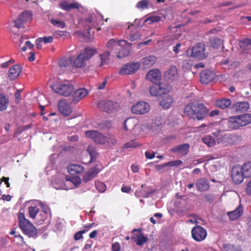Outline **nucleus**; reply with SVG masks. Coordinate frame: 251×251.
I'll return each mask as SVG.
<instances>
[{"label":"nucleus","instance_id":"obj_1","mask_svg":"<svg viewBox=\"0 0 251 251\" xmlns=\"http://www.w3.org/2000/svg\"><path fill=\"white\" fill-rule=\"evenodd\" d=\"M184 113L191 118L201 120L207 114L208 110L202 103H191L185 107Z\"/></svg>","mask_w":251,"mask_h":251},{"label":"nucleus","instance_id":"obj_2","mask_svg":"<svg viewBox=\"0 0 251 251\" xmlns=\"http://www.w3.org/2000/svg\"><path fill=\"white\" fill-rule=\"evenodd\" d=\"M96 50L94 49L86 48L84 50L79 53L76 57H70V62L75 68H84L87 66V61L96 53Z\"/></svg>","mask_w":251,"mask_h":251},{"label":"nucleus","instance_id":"obj_3","mask_svg":"<svg viewBox=\"0 0 251 251\" xmlns=\"http://www.w3.org/2000/svg\"><path fill=\"white\" fill-rule=\"evenodd\" d=\"M18 220L20 227L23 232L28 237H35L37 231L32 223L25 217L24 213L20 212L18 214Z\"/></svg>","mask_w":251,"mask_h":251},{"label":"nucleus","instance_id":"obj_4","mask_svg":"<svg viewBox=\"0 0 251 251\" xmlns=\"http://www.w3.org/2000/svg\"><path fill=\"white\" fill-rule=\"evenodd\" d=\"M52 90L60 95L68 97L74 91L73 84L68 80H57L51 85Z\"/></svg>","mask_w":251,"mask_h":251},{"label":"nucleus","instance_id":"obj_5","mask_svg":"<svg viewBox=\"0 0 251 251\" xmlns=\"http://www.w3.org/2000/svg\"><path fill=\"white\" fill-rule=\"evenodd\" d=\"M251 123V114H245L242 115L232 116L229 118L227 125L230 129H237Z\"/></svg>","mask_w":251,"mask_h":251},{"label":"nucleus","instance_id":"obj_6","mask_svg":"<svg viewBox=\"0 0 251 251\" xmlns=\"http://www.w3.org/2000/svg\"><path fill=\"white\" fill-rule=\"evenodd\" d=\"M205 46L202 43H199L192 48H189L186 51V54L197 59L202 60L206 58Z\"/></svg>","mask_w":251,"mask_h":251},{"label":"nucleus","instance_id":"obj_7","mask_svg":"<svg viewBox=\"0 0 251 251\" xmlns=\"http://www.w3.org/2000/svg\"><path fill=\"white\" fill-rule=\"evenodd\" d=\"M103 16L98 14L97 16L93 14L89 15L88 18L86 19V25L88 27V33H90V30L91 28H96L98 31L100 30V27H98V26L101 24V22L103 20Z\"/></svg>","mask_w":251,"mask_h":251},{"label":"nucleus","instance_id":"obj_8","mask_svg":"<svg viewBox=\"0 0 251 251\" xmlns=\"http://www.w3.org/2000/svg\"><path fill=\"white\" fill-rule=\"evenodd\" d=\"M98 108L101 111L110 113L118 110L119 104L118 102L109 100H102L97 104Z\"/></svg>","mask_w":251,"mask_h":251},{"label":"nucleus","instance_id":"obj_9","mask_svg":"<svg viewBox=\"0 0 251 251\" xmlns=\"http://www.w3.org/2000/svg\"><path fill=\"white\" fill-rule=\"evenodd\" d=\"M171 90V88L167 84H161L150 87V93L153 97H162L168 94Z\"/></svg>","mask_w":251,"mask_h":251},{"label":"nucleus","instance_id":"obj_10","mask_svg":"<svg viewBox=\"0 0 251 251\" xmlns=\"http://www.w3.org/2000/svg\"><path fill=\"white\" fill-rule=\"evenodd\" d=\"M85 135L93 141L99 144H105L107 142V137L97 130H87Z\"/></svg>","mask_w":251,"mask_h":251},{"label":"nucleus","instance_id":"obj_11","mask_svg":"<svg viewBox=\"0 0 251 251\" xmlns=\"http://www.w3.org/2000/svg\"><path fill=\"white\" fill-rule=\"evenodd\" d=\"M51 211L50 209L45 206H42L41 211L37 216L36 223L39 225L49 224L51 220Z\"/></svg>","mask_w":251,"mask_h":251},{"label":"nucleus","instance_id":"obj_12","mask_svg":"<svg viewBox=\"0 0 251 251\" xmlns=\"http://www.w3.org/2000/svg\"><path fill=\"white\" fill-rule=\"evenodd\" d=\"M191 234L193 238L197 242L204 240L207 236L206 230L201 226H197L192 228Z\"/></svg>","mask_w":251,"mask_h":251},{"label":"nucleus","instance_id":"obj_13","mask_svg":"<svg viewBox=\"0 0 251 251\" xmlns=\"http://www.w3.org/2000/svg\"><path fill=\"white\" fill-rule=\"evenodd\" d=\"M150 110L149 104L144 101H140L132 106L131 111L135 114H145Z\"/></svg>","mask_w":251,"mask_h":251},{"label":"nucleus","instance_id":"obj_14","mask_svg":"<svg viewBox=\"0 0 251 251\" xmlns=\"http://www.w3.org/2000/svg\"><path fill=\"white\" fill-rule=\"evenodd\" d=\"M131 233V239L138 246H142L148 241V237L143 234L140 229H133Z\"/></svg>","mask_w":251,"mask_h":251},{"label":"nucleus","instance_id":"obj_15","mask_svg":"<svg viewBox=\"0 0 251 251\" xmlns=\"http://www.w3.org/2000/svg\"><path fill=\"white\" fill-rule=\"evenodd\" d=\"M245 177L241 166L236 165L233 167L231 170V178L236 184H240L243 182Z\"/></svg>","mask_w":251,"mask_h":251},{"label":"nucleus","instance_id":"obj_16","mask_svg":"<svg viewBox=\"0 0 251 251\" xmlns=\"http://www.w3.org/2000/svg\"><path fill=\"white\" fill-rule=\"evenodd\" d=\"M140 67L138 63H132L124 65L120 70L119 73L121 75H130L137 71Z\"/></svg>","mask_w":251,"mask_h":251},{"label":"nucleus","instance_id":"obj_17","mask_svg":"<svg viewBox=\"0 0 251 251\" xmlns=\"http://www.w3.org/2000/svg\"><path fill=\"white\" fill-rule=\"evenodd\" d=\"M164 78L169 81H173L177 79L179 76L178 70L176 66L172 65L164 73Z\"/></svg>","mask_w":251,"mask_h":251},{"label":"nucleus","instance_id":"obj_18","mask_svg":"<svg viewBox=\"0 0 251 251\" xmlns=\"http://www.w3.org/2000/svg\"><path fill=\"white\" fill-rule=\"evenodd\" d=\"M59 112L65 116H68L72 112L73 109L70 103L66 100H60L58 104Z\"/></svg>","mask_w":251,"mask_h":251},{"label":"nucleus","instance_id":"obj_19","mask_svg":"<svg viewBox=\"0 0 251 251\" xmlns=\"http://www.w3.org/2000/svg\"><path fill=\"white\" fill-rule=\"evenodd\" d=\"M146 79L153 83L157 84L160 82L161 74L158 69L150 71L146 75Z\"/></svg>","mask_w":251,"mask_h":251},{"label":"nucleus","instance_id":"obj_20","mask_svg":"<svg viewBox=\"0 0 251 251\" xmlns=\"http://www.w3.org/2000/svg\"><path fill=\"white\" fill-rule=\"evenodd\" d=\"M42 204L38 205H31L27 208L28 216L32 220H34L36 222L37 220V216L40 213Z\"/></svg>","mask_w":251,"mask_h":251},{"label":"nucleus","instance_id":"obj_21","mask_svg":"<svg viewBox=\"0 0 251 251\" xmlns=\"http://www.w3.org/2000/svg\"><path fill=\"white\" fill-rule=\"evenodd\" d=\"M190 149V145L187 143L176 146L172 149L171 151L181 156H184L188 154Z\"/></svg>","mask_w":251,"mask_h":251},{"label":"nucleus","instance_id":"obj_22","mask_svg":"<svg viewBox=\"0 0 251 251\" xmlns=\"http://www.w3.org/2000/svg\"><path fill=\"white\" fill-rule=\"evenodd\" d=\"M214 77V73L209 70H204L200 74V81L203 84H207L212 81Z\"/></svg>","mask_w":251,"mask_h":251},{"label":"nucleus","instance_id":"obj_23","mask_svg":"<svg viewBox=\"0 0 251 251\" xmlns=\"http://www.w3.org/2000/svg\"><path fill=\"white\" fill-rule=\"evenodd\" d=\"M195 185L198 191L201 192L208 190L210 187L208 180L203 177L198 179Z\"/></svg>","mask_w":251,"mask_h":251},{"label":"nucleus","instance_id":"obj_24","mask_svg":"<svg viewBox=\"0 0 251 251\" xmlns=\"http://www.w3.org/2000/svg\"><path fill=\"white\" fill-rule=\"evenodd\" d=\"M154 192V190L151 187H145V185L142 184L141 187L136 191L135 195L137 197L147 198Z\"/></svg>","mask_w":251,"mask_h":251},{"label":"nucleus","instance_id":"obj_25","mask_svg":"<svg viewBox=\"0 0 251 251\" xmlns=\"http://www.w3.org/2000/svg\"><path fill=\"white\" fill-rule=\"evenodd\" d=\"M88 94V91L85 88H80L75 91L73 95V100L77 103L85 98Z\"/></svg>","mask_w":251,"mask_h":251},{"label":"nucleus","instance_id":"obj_26","mask_svg":"<svg viewBox=\"0 0 251 251\" xmlns=\"http://www.w3.org/2000/svg\"><path fill=\"white\" fill-rule=\"evenodd\" d=\"M243 213V207L241 205H239L233 211L228 212L227 215L230 220L234 221L240 218L242 215Z\"/></svg>","mask_w":251,"mask_h":251},{"label":"nucleus","instance_id":"obj_27","mask_svg":"<svg viewBox=\"0 0 251 251\" xmlns=\"http://www.w3.org/2000/svg\"><path fill=\"white\" fill-rule=\"evenodd\" d=\"M249 107V103L246 101L237 102L232 106L233 110L237 112H244L247 111Z\"/></svg>","mask_w":251,"mask_h":251},{"label":"nucleus","instance_id":"obj_28","mask_svg":"<svg viewBox=\"0 0 251 251\" xmlns=\"http://www.w3.org/2000/svg\"><path fill=\"white\" fill-rule=\"evenodd\" d=\"M21 68L18 65L13 66L9 71L8 77L11 80L15 79L20 75Z\"/></svg>","mask_w":251,"mask_h":251},{"label":"nucleus","instance_id":"obj_29","mask_svg":"<svg viewBox=\"0 0 251 251\" xmlns=\"http://www.w3.org/2000/svg\"><path fill=\"white\" fill-rule=\"evenodd\" d=\"M59 5L63 10L69 11L73 9H79L80 5L77 2L69 3L66 1H61Z\"/></svg>","mask_w":251,"mask_h":251},{"label":"nucleus","instance_id":"obj_30","mask_svg":"<svg viewBox=\"0 0 251 251\" xmlns=\"http://www.w3.org/2000/svg\"><path fill=\"white\" fill-rule=\"evenodd\" d=\"M109 53L108 51L100 55L97 58V63L96 65L98 67H101L103 65L107 64L109 61Z\"/></svg>","mask_w":251,"mask_h":251},{"label":"nucleus","instance_id":"obj_31","mask_svg":"<svg viewBox=\"0 0 251 251\" xmlns=\"http://www.w3.org/2000/svg\"><path fill=\"white\" fill-rule=\"evenodd\" d=\"M156 61V58L153 55H150L143 58L141 63L143 64L145 68H148L153 65Z\"/></svg>","mask_w":251,"mask_h":251},{"label":"nucleus","instance_id":"obj_32","mask_svg":"<svg viewBox=\"0 0 251 251\" xmlns=\"http://www.w3.org/2000/svg\"><path fill=\"white\" fill-rule=\"evenodd\" d=\"M67 170L71 175H75L82 173L84 170V168L80 165L71 164L68 167Z\"/></svg>","mask_w":251,"mask_h":251},{"label":"nucleus","instance_id":"obj_33","mask_svg":"<svg viewBox=\"0 0 251 251\" xmlns=\"http://www.w3.org/2000/svg\"><path fill=\"white\" fill-rule=\"evenodd\" d=\"M99 171L96 168H92L83 176V179L85 182H87L93 179L99 173Z\"/></svg>","mask_w":251,"mask_h":251},{"label":"nucleus","instance_id":"obj_34","mask_svg":"<svg viewBox=\"0 0 251 251\" xmlns=\"http://www.w3.org/2000/svg\"><path fill=\"white\" fill-rule=\"evenodd\" d=\"M122 42L126 43V41L122 40L117 41L114 39H111L107 43V47L109 48L111 51L115 50H119L121 48V44Z\"/></svg>","mask_w":251,"mask_h":251},{"label":"nucleus","instance_id":"obj_35","mask_svg":"<svg viewBox=\"0 0 251 251\" xmlns=\"http://www.w3.org/2000/svg\"><path fill=\"white\" fill-rule=\"evenodd\" d=\"M173 100L170 96H167L163 98L159 102L160 105L165 109H168L171 106Z\"/></svg>","mask_w":251,"mask_h":251},{"label":"nucleus","instance_id":"obj_36","mask_svg":"<svg viewBox=\"0 0 251 251\" xmlns=\"http://www.w3.org/2000/svg\"><path fill=\"white\" fill-rule=\"evenodd\" d=\"M241 167L245 177H251V161L244 163Z\"/></svg>","mask_w":251,"mask_h":251},{"label":"nucleus","instance_id":"obj_37","mask_svg":"<svg viewBox=\"0 0 251 251\" xmlns=\"http://www.w3.org/2000/svg\"><path fill=\"white\" fill-rule=\"evenodd\" d=\"M231 105V101L228 99H224L219 100L216 101V105L217 107L222 109H225Z\"/></svg>","mask_w":251,"mask_h":251},{"label":"nucleus","instance_id":"obj_38","mask_svg":"<svg viewBox=\"0 0 251 251\" xmlns=\"http://www.w3.org/2000/svg\"><path fill=\"white\" fill-rule=\"evenodd\" d=\"M239 45L243 50H248L251 49V39L246 38L240 40Z\"/></svg>","mask_w":251,"mask_h":251},{"label":"nucleus","instance_id":"obj_39","mask_svg":"<svg viewBox=\"0 0 251 251\" xmlns=\"http://www.w3.org/2000/svg\"><path fill=\"white\" fill-rule=\"evenodd\" d=\"M202 141L209 147L213 146L216 144L215 138L210 135L202 138Z\"/></svg>","mask_w":251,"mask_h":251},{"label":"nucleus","instance_id":"obj_40","mask_svg":"<svg viewBox=\"0 0 251 251\" xmlns=\"http://www.w3.org/2000/svg\"><path fill=\"white\" fill-rule=\"evenodd\" d=\"M9 101L5 96L0 94V111L5 110L7 107Z\"/></svg>","mask_w":251,"mask_h":251},{"label":"nucleus","instance_id":"obj_41","mask_svg":"<svg viewBox=\"0 0 251 251\" xmlns=\"http://www.w3.org/2000/svg\"><path fill=\"white\" fill-rule=\"evenodd\" d=\"M209 41L210 45L214 48H218L222 44L221 40L216 37H211Z\"/></svg>","mask_w":251,"mask_h":251},{"label":"nucleus","instance_id":"obj_42","mask_svg":"<svg viewBox=\"0 0 251 251\" xmlns=\"http://www.w3.org/2000/svg\"><path fill=\"white\" fill-rule=\"evenodd\" d=\"M19 18L22 20L24 23L30 21L31 20L32 16L31 14L27 11L23 12L19 15Z\"/></svg>","mask_w":251,"mask_h":251},{"label":"nucleus","instance_id":"obj_43","mask_svg":"<svg viewBox=\"0 0 251 251\" xmlns=\"http://www.w3.org/2000/svg\"><path fill=\"white\" fill-rule=\"evenodd\" d=\"M149 0H142L136 4V7L141 10L147 9L149 7Z\"/></svg>","mask_w":251,"mask_h":251},{"label":"nucleus","instance_id":"obj_44","mask_svg":"<svg viewBox=\"0 0 251 251\" xmlns=\"http://www.w3.org/2000/svg\"><path fill=\"white\" fill-rule=\"evenodd\" d=\"M161 20V17L158 16H150L144 21V23L151 24L154 23L158 22Z\"/></svg>","mask_w":251,"mask_h":251},{"label":"nucleus","instance_id":"obj_45","mask_svg":"<svg viewBox=\"0 0 251 251\" xmlns=\"http://www.w3.org/2000/svg\"><path fill=\"white\" fill-rule=\"evenodd\" d=\"M95 186L96 189L100 192H103L106 190L105 184L101 181H96Z\"/></svg>","mask_w":251,"mask_h":251},{"label":"nucleus","instance_id":"obj_46","mask_svg":"<svg viewBox=\"0 0 251 251\" xmlns=\"http://www.w3.org/2000/svg\"><path fill=\"white\" fill-rule=\"evenodd\" d=\"M223 251H241V250L233 245L227 244L224 246Z\"/></svg>","mask_w":251,"mask_h":251},{"label":"nucleus","instance_id":"obj_47","mask_svg":"<svg viewBox=\"0 0 251 251\" xmlns=\"http://www.w3.org/2000/svg\"><path fill=\"white\" fill-rule=\"evenodd\" d=\"M120 50L119 52L116 54V56L119 58H123L127 56L128 55V51L127 50L124 48L120 49Z\"/></svg>","mask_w":251,"mask_h":251},{"label":"nucleus","instance_id":"obj_48","mask_svg":"<svg viewBox=\"0 0 251 251\" xmlns=\"http://www.w3.org/2000/svg\"><path fill=\"white\" fill-rule=\"evenodd\" d=\"M51 23L54 25L62 28L65 27V23L61 21H58V20H54V19H52L51 20Z\"/></svg>","mask_w":251,"mask_h":251},{"label":"nucleus","instance_id":"obj_49","mask_svg":"<svg viewBox=\"0 0 251 251\" xmlns=\"http://www.w3.org/2000/svg\"><path fill=\"white\" fill-rule=\"evenodd\" d=\"M107 142L106 143L108 144L109 146L114 145L117 143V140L115 138V137L112 135H107Z\"/></svg>","mask_w":251,"mask_h":251},{"label":"nucleus","instance_id":"obj_50","mask_svg":"<svg viewBox=\"0 0 251 251\" xmlns=\"http://www.w3.org/2000/svg\"><path fill=\"white\" fill-rule=\"evenodd\" d=\"M182 164V162L180 160H176L167 163L165 165L171 167L180 166Z\"/></svg>","mask_w":251,"mask_h":251},{"label":"nucleus","instance_id":"obj_51","mask_svg":"<svg viewBox=\"0 0 251 251\" xmlns=\"http://www.w3.org/2000/svg\"><path fill=\"white\" fill-rule=\"evenodd\" d=\"M138 146V144L137 142L135 140H130L128 142L126 143L124 145V148H135Z\"/></svg>","mask_w":251,"mask_h":251},{"label":"nucleus","instance_id":"obj_52","mask_svg":"<svg viewBox=\"0 0 251 251\" xmlns=\"http://www.w3.org/2000/svg\"><path fill=\"white\" fill-rule=\"evenodd\" d=\"M37 41L39 42H44L45 44L51 43L53 41V38L50 36L48 37H44L43 38H39Z\"/></svg>","mask_w":251,"mask_h":251},{"label":"nucleus","instance_id":"obj_53","mask_svg":"<svg viewBox=\"0 0 251 251\" xmlns=\"http://www.w3.org/2000/svg\"><path fill=\"white\" fill-rule=\"evenodd\" d=\"M69 180L74 184L75 186H78L81 182V179L79 177H72Z\"/></svg>","mask_w":251,"mask_h":251},{"label":"nucleus","instance_id":"obj_54","mask_svg":"<svg viewBox=\"0 0 251 251\" xmlns=\"http://www.w3.org/2000/svg\"><path fill=\"white\" fill-rule=\"evenodd\" d=\"M107 83V80L106 79H103L102 82H99L97 84L98 89L99 90H103L105 88L106 85Z\"/></svg>","mask_w":251,"mask_h":251},{"label":"nucleus","instance_id":"obj_55","mask_svg":"<svg viewBox=\"0 0 251 251\" xmlns=\"http://www.w3.org/2000/svg\"><path fill=\"white\" fill-rule=\"evenodd\" d=\"M61 67H66L69 65V61L66 58H62L59 61Z\"/></svg>","mask_w":251,"mask_h":251},{"label":"nucleus","instance_id":"obj_56","mask_svg":"<svg viewBox=\"0 0 251 251\" xmlns=\"http://www.w3.org/2000/svg\"><path fill=\"white\" fill-rule=\"evenodd\" d=\"M14 26L17 28H20L22 26L23 24L25 23L22 20H21L19 18H18L14 22Z\"/></svg>","mask_w":251,"mask_h":251},{"label":"nucleus","instance_id":"obj_57","mask_svg":"<svg viewBox=\"0 0 251 251\" xmlns=\"http://www.w3.org/2000/svg\"><path fill=\"white\" fill-rule=\"evenodd\" d=\"M121 249L120 245L118 242L113 243L112 245V251H120Z\"/></svg>","mask_w":251,"mask_h":251},{"label":"nucleus","instance_id":"obj_58","mask_svg":"<svg viewBox=\"0 0 251 251\" xmlns=\"http://www.w3.org/2000/svg\"><path fill=\"white\" fill-rule=\"evenodd\" d=\"M85 233V230L80 231L75 234L74 238L75 240H78L82 238V234Z\"/></svg>","mask_w":251,"mask_h":251},{"label":"nucleus","instance_id":"obj_59","mask_svg":"<svg viewBox=\"0 0 251 251\" xmlns=\"http://www.w3.org/2000/svg\"><path fill=\"white\" fill-rule=\"evenodd\" d=\"M246 192L247 194L251 196V180L247 184Z\"/></svg>","mask_w":251,"mask_h":251},{"label":"nucleus","instance_id":"obj_60","mask_svg":"<svg viewBox=\"0 0 251 251\" xmlns=\"http://www.w3.org/2000/svg\"><path fill=\"white\" fill-rule=\"evenodd\" d=\"M6 244V241L5 239L1 237H0V250L2 249Z\"/></svg>","mask_w":251,"mask_h":251},{"label":"nucleus","instance_id":"obj_61","mask_svg":"<svg viewBox=\"0 0 251 251\" xmlns=\"http://www.w3.org/2000/svg\"><path fill=\"white\" fill-rule=\"evenodd\" d=\"M145 155L146 157L148 159H152L154 157L155 154L153 152H151L147 151L145 152Z\"/></svg>","mask_w":251,"mask_h":251},{"label":"nucleus","instance_id":"obj_62","mask_svg":"<svg viewBox=\"0 0 251 251\" xmlns=\"http://www.w3.org/2000/svg\"><path fill=\"white\" fill-rule=\"evenodd\" d=\"M131 189V188L130 187L124 185L122 186V187L121 188V191L124 193H128L130 192Z\"/></svg>","mask_w":251,"mask_h":251},{"label":"nucleus","instance_id":"obj_63","mask_svg":"<svg viewBox=\"0 0 251 251\" xmlns=\"http://www.w3.org/2000/svg\"><path fill=\"white\" fill-rule=\"evenodd\" d=\"M131 121V119H127L124 122V128L126 130H130V128L127 126V124H129Z\"/></svg>","mask_w":251,"mask_h":251},{"label":"nucleus","instance_id":"obj_64","mask_svg":"<svg viewBox=\"0 0 251 251\" xmlns=\"http://www.w3.org/2000/svg\"><path fill=\"white\" fill-rule=\"evenodd\" d=\"M1 199L4 201H10L11 199V197L9 195H3L1 196Z\"/></svg>","mask_w":251,"mask_h":251}]
</instances>
